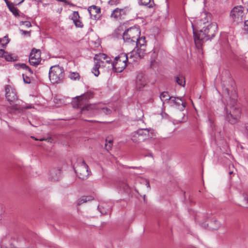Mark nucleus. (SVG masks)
<instances>
[{"label": "nucleus", "mask_w": 248, "mask_h": 248, "mask_svg": "<svg viewBox=\"0 0 248 248\" xmlns=\"http://www.w3.org/2000/svg\"><path fill=\"white\" fill-rule=\"evenodd\" d=\"M210 19V16H205L204 18L199 20L197 26L192 24L195 43L198 48L204 41L214 37L217 31V24L215 22L209 24Z\"/></svg>", "instance_id": "obj_1"}, {"label": "nucleus", "mask_w": 248, "mask_h": 248, "mask_svg": "<svg viewBox=\"0 0 248 248\" xmlns=\"http://www.w3.org/2000/svg\"><path fill=\"white\" fill-rule=\"evenodd\" d=\"M140 59L139 48H134L128 54H122L115 58L112 66L117 72H121L127 65L126 62L129 63L138 62Z\"/></svg>", "instance_id": "obj_2"}, {"label": "nucleus", "mask_w": 248, "mask_h": 248, "mask_svg": "<svg viewBox=\"0 0 248 248\" xmlns=\"http://www.w3.org/2000/svg\"><path fill=\"white\" fill-rule=\"evenodd\" d=\"M87 111L92 115H109L112 110L102 104H89L85 105L81 109V112L83 113Z\"/></svg>", "instance_id": "obj_3"}, {"label": "nucleus", "mask_w": 248, "mask_h": 248, "mask_svg": "<svg viewBox=\"0 0 248 248\" xmlns=\"http://www.w3.org/2000/svg\"><path fill=\"white\" fill-rule=\"evenodd\" d=\"M5 96L10 105L9 107V111L12 113L15 110L20 109L19 101L17 99L15 89L10 85H6L5 87Z\"/></svg>", "instance_id": "obj_4"}, {"label": "nucleus", "mask_w": 248, "mask_h": 248, "mask_svg": "<svg viewBox=\"0 0 248 248\" xmlns=\"http://www.w3.org/2000/svg\"><path fill=\"white\" fill-rule=\"evenodd\" d=\"M241 116V111L240 108L227 104L226 107V119L231 124H235L238 122Z\"/></svg>", "instance_id": "obj_5"}, {"label": "nucleus", "mask_w": 248, "mask_h": 248, "mask_svg": "<svg viewBox=\"0 0 248 248\" xmlns=\"http://www.w3.org/2000/svg\"><path fill=\"white\" fill-rule=\"evenodd\" d=\"M49 79L52 83H60L64 79V70L62 66L58 65L52 66L49 71Z\"/></svg>", "instance_id": "obj_6"}, {"label": "nucleus", "mask_w": 248, "mask_h": 248, "mask_svg": "<svg viewBox=\"0 0 248 248\" xmlns=\"http://www.w3.org/2000/svg\"><path fill=\"white\" fill-rule=\"evenodd\" d=\"M74 170L77 176L81 179H86L90 173L88 166L82 158L78 159L77 165L74 167Z\"/></svg>", "instance_id": "obj_7"}, {"label": "nucleus", "mask_w": 248, "mask_h": 248, "mask_svg": "<svg viewBox=\"0 0 248 248\" xmlns=\"http://www.w3.org/2000/svg\"><path fill=\"white\" fill-rule=\"evenodd\" d=\"M244 10L243 7H234L231 11L230 19L231 21L236 24L243 22L244 19Z\"/></svg>", "instance_id": "obj_8"}, {"label": "nucleus", "mask_w": 248, "mask_h": 248, "mask_svg": "<svg viewBox=\"0 0 248 248\" xmlns=\"http://www.w3.org/2000/svg\"><path fill=\"white\" fill-rule=\"evenodd\" d=\"M127 12L128 8L126 7L122 8H116L112 11L110 17L115 21H119L124 18Z\"/></svg>", "instance_id": "obj_9"}, {"label": "nucleus", "mask_w": 248, "mask_h": 248, "mask_svg": "<svg viewBox=\"0 0 248 248\" xmlns=\"http://www.w3.org/2000/svg\"><path fill=\"white\" fill-rule=\"evenodd\" d=\"M41 51L39 49L33 48L30 55L29 62L31 65L37 66L41 62Z\"/></svg>", "instance_id": "obj_10"}, {"label": "nucleus", "mask_w": 248, "mask_h": 248, "mask_svg": "<svg viewBox=\"0 0 248 248\" xmlns=\"http://www.w3.org/2000/svg\"><path fill=\"white\" fill-rule=\"evenodd\" d=\"M129 37L131 38V42H135L136 41L137 47L140 41V30L137 28H130L127 30Z\"/></svg>", "instance_id": "obj_11"}, {"label": "nucleus", "mask_w": 248, "mask_h": 248, "mask_svg": "<svg viewBox=\"0 0 248 248\" xmlns=\"http://www.w3.org/2000/svg\"><path fill=\"white\" fill-rule=\"evenodd\" d=\"M88 11L92 19L96 20L99 18L101 12L100 8L95 5H92L89 7Z\"/></svg>", "instance_id": "obj_12"}, {"label": "nucleus", "mask_w": 248, "mask_h": 248, "mask_svg": "<svg viewBox=\"0 0 248 248\" xmlns=\"http://www.w3.org/2000/svg\"><path fill=\"white\" fill-rule=\"evenodd\" d=\"M140 136L142 137L143 140L152 138L154 136V130L151 128H140Z\"/></svg>", "instance_id": "obj_13"}, {"label": "nucleus", "mask_w": 248, "mask_h": 248, "mask_svg": "<svg viewBox=\"0 0 248 248\" xmlns=\"http://www.w3.org/2000/svg\"><path fill=\"white\" fill-rule=\"evenodd\" d=\"M61 177V170L60 169H53L49 173V179L51 181H58Z\"/></svg>", "instance_id": "obj_14"}, {"label": "nucleus", "mask_w": 248, "mask_h": 248, "mask_svg": "<svg viewBox=\"0 0 248 248\" xmlns=\"http://www.w3.org/2000/svg\"><path fill=\"white\" fill-rule=\"evenodd\" d=\"M94 59L96 61V62L99 63H103V60L106 61V62L108 63L110 61V58L105 54L100 53L98 55H95Z\"/></svg>", "instance_id": "obj_15"}, {"label": "nucleus", "mask_w": 248, "mask_h": 248, "mask_svg": "<svg viewBox=\"0 0 248 248\" xmlns=\"http://www.w3.org/2000/svg\"><path fill=\"white\" fill-rule=\"evenodd\" d=\"M175 81L178 84L183 87L185 85V78L182 75H178L175 77Z\"/></svg>", "instance_id": "obj_16"}, {"label": "nucleus", "mask_w": 248, "mask_h": 248, "mask_svg": "<svg viewBox=\"0 0 248 248\" xmlns=\"http://www.w3.org/2000/svg\"><path fill=\"white\" fill-rule=\"evenodd\" d=\"M77 100L78 101V106H80L82 104H84L86 100H87V95H82L76 97Z\"/></svg>", "instance_id": "obj_17"}, {"label": "nucleus", "mask_w": 248, "mask_h": 248, "mask_svg": "<svg viewBox=\"0 0 248 248\" xmlns=\"http://www.w3.org/2000/svg\"><path fill=\"white\" fill-rule=\"evenodd\" d=\"M93 199L92 196H83L78 201V204L80 205L84 202L92 201Z\"/></svg>", "instance_id": "obj_18"}, {"label": "nucleus", "mask_w": 248, "mask_h": 248, "mask_svg": "<svg viewBox=\"0 0 248 248\" xmlns=\"http://www.w3.org/2000/svg\"><path fill=\"white\" fill-rule=\"evenodd\" d=\"M220 222L216 219L212 220L210 222L209 228L211 229L217 230L220 227Z\"/></svg>", "instance_id": "obj_19"}, {"label": "nucleus", "mask_w": 248, "mask_h": 248, "mask_svg": "<svg viewBox=\"0 0 248 248\" xmlns=\"http://www.w3.org/2000/svg\"><path fill=\"white\" fill-rule=\"evenodd\" d=\"M100 66L101 63H99V62H95L92 68V72L95 77H98L100 74L99 68Z\"/></svg>", "instance_id": "obj_20"}, {"label": "nucleus", "mask_w": 248, "mask_h": 248, "mask_svg": "<svg viewBox=\"0 0 248 248\" xmlns=\"http://www.w3.org/2000/svg\"><path fill=\"white\" fill-rule=\"evenodd\" d=\"M160 98L162 101L164 103L166 101L170 100L171 97L170 96L168 92H163L161 93Z\"/></svg>", "instance_id": "obj_21"}, {"label": "nucleus", "mask_w": 248, "mask_h": 248, "mask_svg": "<svg viewBox=\"0 0 248 248\" xmlns=\"http://www.w3.org/2000/svg\"><path fill=\"white\" fill-rule=\"evenodd\" d=\"M9 42L10 39H9L7 35H6L4 36L2 38L0 39V44L3 47H5Z\"/></svg>", "instance_id": "obj_22"}, {"label": "nucleus", "mask_w": 248, "mask_h": 248, "mask_svg": "<svg viewBox=\"0 0 248 248\" xmlns=\"http://www.w3.org/2000/svg\"><path fill=\"white\" fill-rule=\"evenodd\" d=\"M68 77L73 80H79L80 78L78 72H70Z\"/></svg>", "instance_id": "obj_23"}, {"label": "nucleus", "mask_w": 248, "mask_h": 248, "mask_svg": "<svg viewBox=\"0 0 248 248\" xmlns=\"http://www.w3.org/2000/svg\"><path fill=\"white\" fill-rule=\"evenodd\" d=\"M113 140L112 139H108L106 140L105 148L107 151L110 150L112 146Z\"/></svg>", "instance_id": "obj_24"}, {"label": "nucleus", "mask_w": 248, "mask_h": 248, "mask_svg": "<svg viewBox=\"0 0 248 248\" xmlns=\"http://www.w3.org/2000/svg\"><path fill=\"white\" fill-rule=\"evenodd\" d=\"M170 100L177 106L182 104V100L179 97H171Z\"/></svg>", "instance_id": "obj_25"}, {"label": "nucleus", "mask_w": 248, "mask_h": 248, "mask_svg": "<svg viewBox=\"0 0 248 248\" xmlns=\"http://www.w3.org/2000/svg\"><path fill=\"white\" fill-rule=\"evenodd\" d=\"M140 136V134H139L138 131H135L132 135L131 139L134 142H138L139 141V138Z\"/></svg>", "instance_id": "obj_26"}, {"label": "nucleus", "mask_w": 248, "mask_h": 248, "mask_svg": "<svg viewBox=\"0 0 248 248\" xmlns=\"http://www.w3.org/2000/svg\"><path fill=\"white\" fill-rule=\"evenodd\" d=\"M123 38L125 42H129L130 41L131 42V38L129 37L128 33L127 31H124V32Z\"/></svg>", "instance_id": "obj_27"}, {"label": "nucleus", "mask_w": 248, "mask_h": 248, "mask_svg": "<svg viewBox=\"0 0 248 248\" xmlns=\"http://www.w3.org/2000/svg\"><path fill=\"white\" fill-rule=\"evenodd\" d=\"M140 184L144 185L147 186V190H149L150 189V186L149 181L145 179L140 178Z\"/></svg>", "instance_id": "obj_28"}, {"label": "nucleus", "mask_w": 248, "mask_h": 248, "mask_svg": "<svg viewBox=\"0 0 248 248\" xmlns=\"http://www.w3.org/2000/svg\"><path fill=\"white\" fill-rule=\"evenodd\" d=\"M146 43L145 37H140V51L143 50L144 52L145 51V49L144 48H142L141 47L145 46H144Z\"/></svg>", "instance_id": "obj_29"}, {"label": "nucleus", "mask_w": 248, "mask_h": 248, "mask_svg": "<svg viewBox=\"0 0 248 248\" xmlns=\"http://www.w3.org/2000/svg\"><path fill=\"white\" fill-rule=\"evenodd\" d=\"M7 61H14V59L12 58V55L8 52H6L4 57Z\"/></svg>", "instance_id": "obj_30"}, {"label": "nucleus", "mask_w": 248, "mask_h": 248, "mask_svg": "<svg viewBox=\"0 0 248 248\" xmlns=\"http://www.w3.org/2000/svg\"><path fill=\"white\" fill-rule=\"evenodd\" d=\"M20 66L21 68L25 69L27 71H28L31 74H32L33 72L32 70L31 69V68L27 65L26 64L22 63L20 65Z\"/></svg>", "instance_id": "obj_31"}, {"label": "nucleus", "mask_w": 248, "mask_h": 248, "mask_svg": "<svg viewBox=\"0 0 248 248\" xmlns=\"http://www.w3.org/2000/svg\"><path fill=\"white\" fill-rule=\"evenodd\" d=\"M73 22L77 27L82 28L83 26L82 23L79 20V19L74 20Z\"/></svg>", "instance_id": "obj_32"}, {"label": "nucleus", "mask_w": 248, "mask_h": 248, "mask_svg": "<svg viewBox=\"0 0 248 248\" xmlns=\"http://www.w3.org/2000/svg\"><path fill=\"white\" fill-rule=\"evenodd\" d=\"M79 16L78 12H77V11L73 12V16L72 17V19L73 20V21L76 20L77 19H79Z\"/></svg>", "instance_id": "obj_33"}, {"label": "nucleus", "mask_w": 248, "mask_h": 248, "mask_svg": "<svg viewBox=\"0 0 248 248\" xmlns=\"http://www.w3.org/2000/svg\"><path fill=\"white\" fill-rule=\"evenodd\" d=\"M10 11H11L13 14L14 15H15V16H16L18 14V10L14 6H11V8H10Z\"/></svg>", "instance_id": "obj_34"}, {"label": "nucleus", "mask_w": 248, "mask_h": 248, "mask_svg": "<svg viewBox=\"0 0 248 248\" xmlns=\"http://www.w3.org/2000/svg\"><path fill=\"white\" fill-rule=\"evenodd\" d=\"M22 76L24 83L27 84L31 83V80L30 78L28 77L27 76H25L24 74H22Z\"/></svg>", "instance_id": "obj_35"}, {"label": "nucleus", "mask_w": 248, "mask_h": 248, "mask_svg": "<svg viewBox=\"0 0 248 248\" xmlns=\"http://www.w3.org/2000/svg\"><path fill=\"white\" fill-rule=\"evenodd\" d=\"M120 188L124 189V190L126 192H128L129 186L125 183L122 184V185L120 186Z\"/></svg>", "instance_id": "obj_36"}, {"label": "nucleus", "mask_w": 248, "mask_h": 248, "mask_svg": "<svg viewBox=\"0 0 248 248\" xmlns=\"http://www.w3.org/2000/svg\"><path fill=\"white\" fill-rule=\"evenodd\" d=\"M120 2V0H110L108 3L110 5H115L118 4Z\"/></svg>", "instance_id": "obj_37"}, {"label": "nucleus", "mask_w": 248, "mask_h": 248, "mask_svg": "<svg viewBox=\"0 0 248 248\" xmlns=\"http://www.w3.org/2000/svg\"><path fill=\"white\" fill-rule=\"evenodd\" d=\"M151 0H140V4L147 5L150 4Z\"/></svg>", "instance_id": "obj_38"}, {"label": "nucleus", "mask_w": 248, "mask_h": 248, "mask_svg": "<svg viewBox=\"0 0 248 248\" xmlns=\"http://www.w3.org/2000/svg\"><path fill=\"white\" fill-rule=\"evenodd\" d=\"M20 32L22 35H28L30 36V31H24L23 30H20Z\"/></svg>", "instance_id": "obj_39"}, {"label": "nucleus", "mask_w": 248, "mask_h": 248, "mask_svg": "<svg viewBox=\"0 0 248 248\" xmlns=\"http://www.w3.org/2000/svg\"><path fill=\"white\" fill-rule=\"evenodd\" d=\"M22 24L25 26L26 27L28 28H30L31 26V23L30 21H22Z\"/></svg>", "instance_id": "obj_40"}, {"label": "nucleus", "mask_w": 248, "mask_h": 248, "mask_svg": "<svg viewBox=\"0 0 248 248\" xmlns=\"http://www.w3.org/2000/svg\"><path fill=\"white\" fill-rule=\"evenodd\" d=\"M6 52L2 49H0V58H3Z\"/></svg>", "instance_id": "obj_41"}, {"label": "nucleus", "mask_w": 248, "mask_h": 248, "mask_svg": "<svg viewBox=\"0 0 248 248\" xmlns=\"http://www.w3.org/2000/svg\"><path fill=\"white\" fill-rule=\"evenodd\" d=\"M244 30L248 33V20L245 22Z\"/></svg>", "instance_id": "obj_42"}, {"label": "nucleus", "mask_w": 248, "mask_h": 248, "mask_svg": "<svg viewBox=\"0 0 248 248\" xmlns=\"http://www.w3.org/2000/svg\"><path fill=\"white\" fill-rule=\"evenodd\" d=\"M244 201L246 202L245 207L248 208V195H246L244 197Z\"/></svg>", "instance_id": "obj_43"}, {"label": "nucleus", "mask_w": 248, "mask_h": 248, "mask_svg": "<svg viewBox=\"0 0 248 248\" xmlns=\"http://www.w3.org/2000/svg\"><path fill=\"white\" fill-rule=\"evenodd\" d=\"M6 5L9 8V10L10 9V8H11V6H14V5L10 2H9V3H8V4H6Z\"/></svg>", "instance_id": "obj_44"}, {"label": "nucleus", "mask_w": 248, "mask_h": 248, "mask_svg": "<svg viewBox=\"0 0 248 248\" xmlns=\"http://www.w3.org/2000/svg\"><path fill=\"white\" fill-rule=\"evenodd\" d=\"M246 130L248 131V124H247L246 125Z\"/></svg>", "instance_id": "obj_45"}, {"label": "nucleus", "mask_w": 248, "mask_h": 248, "mask_svg": "<svg viewBox=\"0 0 248 248\" xmlns=\"http://www.w3.org/2000/svg\"><path fill=\"white\" fill-rule=\"evenodd\" d=\"M154 62H155L154 61H152L151 62V66H153Z\"/></svg>", "instance_id": "obj_46"}, {"label": "nucleus", "mask_w": 248, "mask_h": 248, "mask_svg": "<svg viewBox=\"0 0 248 248\" xmlns=\"http://www.w3.org/2000/svg\"><path fill=\"white\" fill-rule=\"evenodd\" d=\"M5 2H6V4H8V3H9V1H8V0H4Z\"/></svg>", "instance_id": "obj_47"}, {"label": "nucleus", "mask_w": 248, "mask_h": 248, "mask_svg": "<svg viewBox=\"0 0 248 248\" xmlns=\"http://www.w3.org/2000/svg\"><path fill=\"white\" fill-rule=\"evenodd\" d=\"M101 208H102V206H100V205H99V206H98V209H101Z\"/></svg>", "instance_id": "obj_48"}, {"label": "nucleus", "mask_w": 248, "mask_h": 248, "mask_svg": "<svg viewBox=\"0 0 248 248\" xmlns=\"http://www.w3.org/2000/svg\"><path fill=\"white\" fill-rule=\"evenodd\" d=\"M25 0H21V1L19 2V3H21L23 2Z\"/></svg>", "instance_id": "obj_49"}, {"label": "nucleus", "mask_w": 248, "mask_h": 248, "mask_svg": "<svg viewBox=\"0 0 248 248\" xmlns=\"http://www.w3.org/2000/svg\"><path fill=\"white\" fill-rule=\"evenodd\" d=\"M152 7V5H151V4H150V5L148 6V7H150H150Z\"/></svg>", "instance_id": "obj_50"}, {"label": "nucleus", "mask_w": 248, "mask_h": 248, "mask_svg": "<svg viewBox=\"0 0 248 248\" xmlns=\"http://www.w3.org/2000/svg\"><path fill=\"white\" fill-rule=\"evenodd\" d=\"M247 10L248 11V5H247Z\"/></svg>", "instance_id": "obj_51"}, {"label": "nucleus", "mask_w": 248, "mask_h": 248, "mask_svg": "<svg viewBox=\"0 0 248 248\" xmlns=\"http://www.w3.org/2000/svg\"><path fill=\"white\" fill-rule=\"evenodd\" d=\"M89 122H93V121H91V120H89L88 121Z\"/></svg>", "instance_id": "obj_52"}, {"label": "nucleus", "mask_w": 248, "mask_h": 248, "mask_svg": "<svg viewBox=\"0 0 248 248\" xmlns=\"http://www.w3.org/2000/svg\"><path fill=\"white\" fill-rule=\"evenodd\" d=\"M235 103V100L233 101V103Z\"/></svg>", "instance_id": "obj_53"}, {"label": "nucleus", "mask_w": 248, "mask_h": 248, "mask_svg": "<svg viewBox=\"0 0 248 248\" xmlns=\"http://www.w3.org/2000/svg\"><path fill=\"white\" fill-rule=\"evenodd\" d=\"M0 209H2V207L0 206Z\"/></svg>", "instance_id": "obj_54"}]
</instances>
